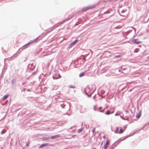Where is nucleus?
Listing matches in <instances>:
<instances>
[{"label":"nucleus","instance_id":"f257e3e1","mask_svg":"<svg viewBox=\"0 0 149 149\" xmlns=\"http://www.w3.org/2000/svg\"><path fill=\"white\" fill-rule=\"evenodd\" d=\"M38 39V37L36 38L35 40H31L28 43L25 44L23 46V47L24 49H25L27 47V46L29 45L30 44H32L34 42H35Z\"/></svg>","mask_w":149,"mask_h":149},{"label":"nucleus","instance_id":"f03ea898","mask_svg":"<svg viewBox=\"0 0 149 149\" xmlns=\"http://www.w3.org/2000/svg\"><path fill=\"white\" fill-rule=\"evenodd\" d=\"M95 6L93 5L92 6H90L88 7H85L84 8L82 9V12H84L88 10L91 9L95 8Z\"/></svg>","mask_w":149,"mask_h":149},{"label":"nucleus","instance_id":"7ed1b4c3","mask_svg":"<svg viewBox=\"0 0 149 149\" xmlns=\"http://www.w3.org/2000/svg\"><path fill=\"white\" fill-rule=\"evenodd\" d=\"M131 42L132 43L136 44H139L141 42L138 38L133 39L132 40Z\"/></svg>","mask_w":149,"mask_h":149},{"label":"nucleus","instance_id":"20e7f679","mask_svg":"<svg viewBox=\"0 0 149 149\" xmlns=\"http://www.w3.org/2000/svg\"><path fill=\"white\" fill-rule=\"evenodd\" d=\"M120 14L121 16L123 17H126L127 15V13H123V12H120Z\"/></svg>","mask_w":149,"mask_h":149},{"label":"nucleus","instance_id":"39448f33","mask_svg":"<svg viewBox=\"0 0 149 149\" xmlns=\"http://www.w3.org/2000/svg\"><path fill=\"white\" fill-rule=\"evenodd\" d=\"M109 141L107 140L106 144H105L104 147V149H106L109 143Z\"/></svg>","mask_w":149,"mask_h":149},{"label":"nucleus","instance_id":"423d86ee","mask_svg":"<svg viewBox=\"0 0 149 149\" xmlns=\"http://www.w3.org/2000/svg\"><path fill=\"white\" fill-rule=\"evenodd\" d=\"M60 137V136L58 135H57L54 136H52L50 137V138L52 139H54L58 138Z\"/></svg>","mask_w":149,"mask_h":149},{"label":"nucleus","instance_id":"0eeeda50","mask_svg":"<svg viewBox=\"0 0 149 149\" xmlns=\"http://www.w3.org/2000/svg\"><path fill=\"white\" fill-rule=\"evenodd\" d=\"M49 144L48 143H45V144H42V145H41L39 147V148H40L42 147H44V146H47Z\"/></svg>","mask_w":149,"mask_h":149},{"label":"nucleus","instance_id":"6e6552de","mask_svg":"<svg viewBox=\"0 0 149 149\" xmlns=\"http://www.w3.org/2000/svg\"><path fill=\"white\" fill-rule=\"evenodd\" d=\"M119 130V128L118 127H117L116 128V130L114 131V132L116 133H118V130Z\"/></svg>","mask_w":149,"mask_h":149},{"label":"nucleus","instance_id":"1a4fd4ad","mask_svg":"<svg viewBox=\"0 0 149 149\" xmlns=\"http://www.w3.org/2000/svg\"><path fill=\"white\" fill-rule=\"evenodd\" d=\"M9 96V95H5L3 97V100H4L7 98V97Z\"/></svg>","mask_w":149,"mask_h":149},{"label":"nucleus","instance_id":"9d476101","mask_svg":"<svg viewBox=\"0 0 149 149\" xmlns=\"http://www.w3.org/2000/svg\"><path fill=\"white\" fill-rule=\"evenodd\" d=\"M124 132V130L123 129H120V131L119 132H118V133L119 134H121L123 133Z\"/></svg>","mask_w":149,"mask_h":149},{"label":"nucleus","instance_id":"9b49d317","mask_svg":"<svg viewBox=\"0 0 149 149\" xmlns=\"http://www.w3.org/2000/svg\"><path fill=\"white\" fill-rule=\"evenodd\" d=\"M84 74H85V73L84 72H83L82 73H81L79 75V76L80 77H81L83 76H84Z\"/></svg>","mask_w":149,"mask_h":149},{"label":"nucleus","instance_id":"f8f14e48","mask_svg":"<svg viewBox=\"0 0 149 149\" xmlns=\"http://www.w3.org/2000/svg\"><path fill=\"white\" fill-rule=\"evenodd\" d=\"M78 40L77 39H76L74 41L72 44L73 45L75 44L76 43H77L78 42Z\"/></svg>","mask_w":149,"mask_h":149},{"label":"nucleus","instance_id":"ddd939ff","mask_svg":"<svg viewBox=\"0 0 149 149\" xmlns=\"http://www.w3.org/2000/svg\"><path fill=\"white\" fill-rule=\"evenodd\" d=\"M139 51V49L138 48L135 49L134 51V53L138 52Z\"/></svg>","mask_w":149,"mask_h":149},{"label":"nucleus","instance_id":"4468645a","mask_svg":"<svg viewBox=\"0 0 149 149\" xmlns=\"http://www.w3.org/2000/svg\"><path fill=\"white\" fill-rule=\"evenodd\" d=\"M120 12H123V13H127L126 12V10L125 9L121 10Z\"/></svg>","mask_w":149,"mask_h":149},{"label":"nucleus","instance_id":"2eb2a0df","mask_svg":"<svg viewBox=\"0 0 149 149\" xmlns=\"http://www.w3.org/2000/svg\"><path fill=\"white\" fill-rule=\"evenodd\" d=\"M82 128H81L80 129H79L78 130L77 132L79 133H80L81 132L82 130H83Z\"/></svg>","mask_w":149,"mask_h":149},{"label":"nucleus","instance_id":"dca6fc26","mask_svg":"<svg viewBox=\"0 0 149 149\" xmlns=\"http://www.w3.org/2000/svg\"><path fill=\"white\" fill-rule=\"evenodd\" d=\"M6 132V131L5 130H3L1 132V134H3L5 133Z\"/></svg>","mask_w":149,"mask_h":149},{"label":"nucleus","instance_id":"f3484780","mask_svg":"<svg viewBox=\"0 0 149 149\" xmlns=\"http://www.w3.org/2000/svg\"><path fill=\"white\" fill-rule=\"evenodd\" d=\"M69 87L71 88H75V86L73 85H72V86H69Z\"/></svg>","mask_w":149,"mask_h":149},{"label":"nucleus","instance_id":"a211bd4d","mask_svg":"<svg viewBox=\"0 0 149 149\" xmlns=\"http://www.w3.org/2000/svg\"><path fill=\"white\" fill-rule=\"evenodd\" d=\"M110 113L109 111H108L105 114L107 115H109Z\"/></svg>","mask_w":149,"mask_h":149},{"label":"nucleus","instance_id":"6ab92c4d","mask_svg":"<svg viewBox=\"0 0 149 149\" xmlns=\"http://www.w3.org/2000/svg\"><path fill=\"white\" fill-rule=\"evenodd\" d=\"M121 57V55H118L115 56V58H116L120 57Z\"/></svg>","mask_w":149,"mask_h":149},{"label":"nucleus","instance_id":"aec40b11","mask_svg":"<svg viewBox=\"0 0 149 149\" xmlns=\"http://www.w3.org/2000/svg\"><path fill=\"white\" fill-rule=\"evenodd\" d=\"M95 128H93L92 130V132H93V133H94V132L95 131Z\"/></svg>","mask_w":149,"mask_h":149},{"label":"nucleus","instance_id":"412c9836","mask_svg":"<svg viewBox=\"0 0 149 149\" xmlns=\"http://www.w3.org/2000/svg\"><path fill=\"white\" fill-rule=\"evenodd\" d=\"M49 137H45V138H44L43 139L45 140H47L48 139H49Z\"/></svg>","mask_w":149,"mask_h":149},{"label":"nucleus","instance_id":"4be33fe9","mask_svg":"<svg viewBox=\"0 0 149 149\" xmlns=\"http://www.w3.org/2000/svg\"><path fill=\"white\" fill-rule=\"evenodd\" d=\"M29 143H30V142L29 141H28L27 142V144H26V146H28Z\"/></svg>","mask_w":149,"mask_h":149},{"label":"nucleus","instance_id":"5701e85b","mask_svg":"<svg viewBox=\"0 0 149 149\" xmlns=\"http://www.w3.org/2000/svg\"><path fill=\"white\" fill-rule=\"evenodd\" d=\"M58 76H59V77H57V78H56V79H58V78H59L61 77V75L59 74H58Z\"/></svg>","mask_w":149,"mask_h":149},{"label":"nucleus","instance_id":"b1692460","mask_svg":"<svg viewBox=\"0 0 149 149\" xmlns=\"http://www.w3.org/2000/svg\"><path fill=\"white\" fill-rule=\"evenodd\" d=\"M136 117H137V118H139V117H137V116H136Z\"/></svg>","mask_w":149,"mask_h":149},{"label":"nucleus","instance_id":"393cba45","mask_svg":"<svg viewBox=\"0 0 149 149\" xmlns=\"http://www.w3.org/2000/svg\"><path fill=\"white\" fill-rule=\"evenodd\" d=\"M102 143H102H102H101V145H102Z\"/></svg>","mask_w":149,"mask_h":149},{"label":"nucleus","instance_id":"a878e982","mask_svg":"<svg viewBox=\"0 0 149 149\" xmlns=\"http://www.w3.org/2000/svg\"><path fill=\"white\" fill-rule=\"evenodd\" d=\"M101 107H100V108H99V109H101Z\"/></svg>","mask_w":149,"mask_h":149},{"label":"nucleus","instance_id":"bb28decb","mask_svg":"<svg viewBox=\"0 0 149 149\" xmlns=\"http://www.w3.org/2000/svg\"><path fill=\"white\" fill-rule=\"evenodd\" d=\"M53 77L54 78V79H55V78H54V77Z\"/></svg>","mask_w":149,"mask_h":149},{"label":"nucleus","instance_id":"cd10ccee","mask_svg":"<svg viewBox=\"0 0 149 149\" xmlns=\"http://www.w3.org/2000/svg\"><path fill=\"white\" fill-rule=\"evenodd\" d=\"M114 111L112 112L111 113H112Z\"/></svg>","mask_w":149,"mask_h":149},{"label":"nucleus","instance_id":"c85d7f7f","mask_svg":"<svg viewBox=\"0 0 149 149\" xmlns=\"http://www.w3.org/2000/svg\"><path fill=\"white\" fill-rule=\"evenodd\" d=\"M148 58H149V57H148Z\"/></svg>","mask_w":149,"mask_h":149},{"label":"nucleus","instance_id":"c756f323","mask_svg":"<svg viewBox=\"0 0 149 149\" xmlns=\"http://www.w3.org/2000/svg\"><path fill=\"white\" fill-rule=\"evenodd\" d=\"M93 149H95V148H93Z\"/></svg>","mask_w":149,"mask_h":149}]
</instances>
